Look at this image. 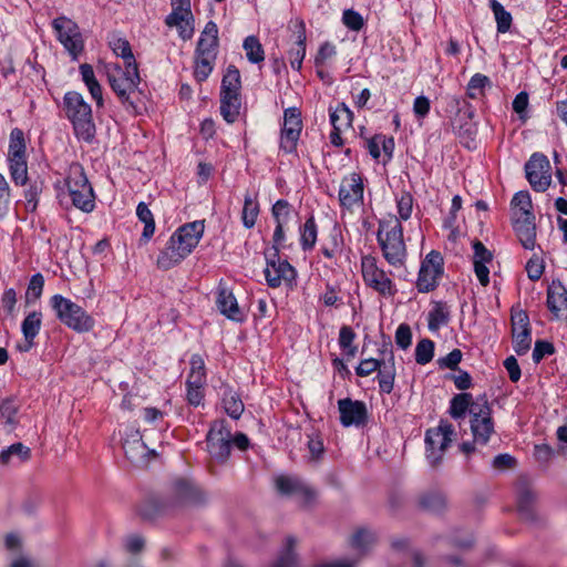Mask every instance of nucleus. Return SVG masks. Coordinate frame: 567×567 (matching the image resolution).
I'll list each match as a JSON object with an SVG mask.
<instances>
[{"mask_svg": "<svg viewBox=\"0 0 567 567\" xmlns=\"http://www.w3.org/2000/svg\"><path fill=\"white\" fill-rule=\"evenodd\" d=\"M205 231L203 220H195L178 227L158 254L156 265L168 270L186 259L199 244Z\"/></svg>", "mask_w": 567, "mask_h": 567, "instance_id": "obj_1", "label": "nucleus"}, {"mask_svg": "<svg viewBox=\"0 0 567 567\" xmlns=\"http://www.w3.org/2000/svg\"><path fill=\"white\" fill-rule=\"evenodd\" d=\"M378 243L389 265L394 268L404 265L406 247L403 239V229L396 216L389 215L379 221Z\"/></svg>", "mask_w": 567, "mask_h": 567, "instance_id": "obj_2", "label": "nucleus"}, {"mask_svg": "<svg viewBox=\"0 0 567 567\" xmlns=\"http://www.w3.org/2000/svg\"><path fill=\"white\" fill-rule=\"evenodd\" d=\"M63 109L68 120L72 123L78 138L91 142L95 135L91 105L85 102L82 94L70 91L64 94Z\"/></svg>", "mask_w": 567, "mask_h": 567, "instance_id": "obj_3", "label": "nucleus"}, {"mask_svg": "<svg viewBox=\"0 0 567 567\" xmlns=\"http://www.w3.org/2000/svg\"><path fill=\"white\" fill-rule=\"evenodd\" d=\"M50 305L54 310L56 318L75 332H89L95 326V320L90 313H87L80 305L63 297L62 295L52 296Z\"/></svg>", "mask_w": 567, "mask_h": 567, "instance_id": "obj_4", "label": "nucleus"}, {"mask_svg": "<svg viewBox=\"0 0 567 567\" xmlns=\"http://www.w3.org/2000/svg\"><path fill=\"white\" fill-rule=\"evenodd\" d=\"M64 185L68 189L72 204L78 209L90 213L95 207V196L82 165L72 163L69 166Z\"/></svg>", "mask_w": 567, "mask_h": 567, "instance_id": "obj_5", "label": "nucleus"}, {"mask_svg": "<svg viewBox=\"0 0 567 567\" xmlns=\"http://www.w3.org/2000/svg\"><path fill=\"white\" fill-rule=\"evenodd\" d=\"M7 162L13 183L19 186L25 185L29 179L27 142L23 131L18 127L10 132Z\"/></svg>", "mask_w": 567, "mask_h": 567, "instance_id": "obj_6", "label": "nucleus"}, {"mask_svg": "<svg viewBox=\"0 0 567 567\" xmlns=\"http://www.w3.org/2000/svg\"><path fill=\"white\" fill-rule=\"evenodd\" d=\"M361 274L364 284L380 296L392 298L398 292L395 284L389 274L378 265L375 257L365 255L361 258Z\"/></svg>", "mask_w": 567, "mask_h": 567, "instance_id": "obj_7", "label": "nucleus"}, {"mask_svg": "<svg viewBox=\"0 0 567 567\" xmlns=\"http://www.w3.org/2000/svg\"><path fill=\"white\" fill-rule=\"evenodd\" d=\"M107 78L113 91L118 95L123 103H133L131 96L136 93L140 83L137 65H125V71L117 64H109Z\"/></svg>", "mask_w": 567, "mask_h": 567, "instance_id": "obj_8", "label": "nucleus"}, {"mask_svg": "<svg viewBox=\"0 0 567 567\" xmlns=\"http://www.w3.org/2000/svg\"><path fill=\"white\" fill-rule=\"evenodd\" d=\"M52 28L55 32L58 41L76 61L84 50V39L79 25L68 17L61 16L52 21Z\"/></svg>", "mask_w": 567, "mask_h": 567, "instance_id": "obj_9", "label": "nucleus"}, {"mask_svg": "<svg viewBox=\"0 0 567 567\" xmlns=\"http://www.w3.org/2000/svg\"><path fill=\"white\" fill-rule=\"evenodd\" d=\"M492 410L485 396H480L471 404V430L474 441L486 444L494 432Z\"/></svg>", "mask_w": 567, "mask_h": 567, "instance_id": "obj_10", "label": "nucleus"}, {"mask_svg": "<svg viewBox=\"0 0 567 567\" xmlns=\"http://www.w3.org/2000/svg\"><path fill=\"white\" fill-rule=\"evenodd\" d=\"M453 425L446 421H441L436 427L426 431V458L431 465H436L441 462L446 447L453 441Z\"/></svg>", "mask_w": 567, "mask_h": 567, "instance_id": "obj_11", "label": "nucleus"}, {"mask_svg": "<svg viewBox=\"0 0 567 567\" xmlns=\"http://www.w3.org/2000/svg\"><path fill=\"white\" fill-rule=\"evenodd\" d=\"M525 174L535 192H545L551 184V165L542 153H534L526 162Z\"/></svg>", "mask_w": 567, "mask_h": 567, "instance_id": "obj_12", "label": "nucleus"}, {"mask_svg": "<svg viewBox=\"0 0 567 567\" xmlns=\"http://www.w3.org/2000/svg\"><path fill=\"white\" fill-rule=\"evenodd\" d=\"M443 275V258L440 252L432 250L421 262L416 279V288L420 292L434 290Z\"/></svg>", "mask_w": 567, "mask_h": 567, "instance_id": "obj_13", "label": "nucleus"}, {"mask_svg": "<svg viewBox=\"0 0 567 567\" xmlns=\"http://www.w3.org/2000/svg\"><path fill=\"white\" fill-rule=\"evenodd\" d=\"M302 130L301 113L297 107H289L284 113V123L280 133V150L285 153L296 151Z\"/></svg>", "mask_w": 567, "mask_h": 567, "instance_id": "obj_14", "label": "nucleus"}, {"mask_svg": "<svg viewBox=\"0 0 567 567\" xmlns=\"http://www.w3.org/2000/svg\"><path fill=\"white\" fill-rule=\"evenodd\" d=\"M364 183L358 173L346 175L339 187V202L346 209H354L363 203Z\"/></svg>", "mask_w": 567, "mask_h": 567, "instance_id": "obj_15", "label": "nucleus"}, {"mask_svg": "<svg viewBox=\"0 0 567 567\" xmlns=\"http://www.w3.org/2000/svg\"><path fill=\"white\" fill-rule=\"evenodd\" d=\"M513 347L517 354H525L532 344V329L526 311L519 308L512 310Z\"/></svg>", "mask_w": 567, "mask_h": 567, "instance_id": "obj_16", "label": "nucleus"}, {"mask_svg": "<svg viewBox=\"0 0 567 567\" xmlns=\"http://www.w3.org/2000/svg\"><path fill=\"white\" fill-rule=\"evenodd\" d=\"M268 286L277 288L287 286L291 288L295 285L297 272L296 269L284 259H269L264 270Z\"/></svg>", "mask_w": 567, "mask_h": 567, "instance_id": "obj_17", "label": "nucleus"}, {"mask_svg": "<svg viewBox=\"0 0 567 567\" xmlns=\"http://www.w3.org/2000/svg\"><path fill=\"white\" fill-rule=\"evenodd\" d=\"M207 449L209 454L218 461H224L229 455L230 431L224 421H216L210 426L207 434Z\"/></svg>", "mask_w": 567, "mask_h": 567, "instance_id": "obj_18", "label": "nucleus"}, {"mask_svg": "<svg viewBox=\"0 0 567 567\" xmlns=\"http://www.w3.org/2000/svg\"><path fill=\"white\" fill-rule=\"evenodd\" d=\"M277 491L286 496L296 497L300 503L307 505L316 498V492L301 482L299 478L280 474L275 478Z\"/></svg>", "mask_w": 567, "mask_h": 567, "instance_id": "obj_19", "label": "nucleus"}, {"mask_svg": "<svg viewBox=\"0 0 567 567\" xmlns=\"http://www.w3.org/2000/svg\"><path fill=\"white\" fill-rule=\"evenodd\" d=\"M340 422L344 427L361 426L367 423L368 409L362 401L341 399L338 401Z\"/></svg>", "mask_w": 567, "mask_h": 567, "instance_id": "obj_20", "label": "nucleus"}, {"mask_svg": "<svg viewBox=\"0 0 567 567\" xmlns=\"http://www.w3.org/2000/svg\"><path fill=\"white\" fill-rule=\"evenodd\" d=\"M123 450L127 458L138 464L148 462L150 455L154 454V451L143 442L140 430L133 427L125 431Z\"/></svg>", "mask_w": 567, "mask_h": 567, "instance_id": "obj_21", "label": "nucleus"}, {"mask_svg": "<svg viewBox=\"0 0 567 567\" xmlns=\"http://www.w3.org/2000/svg\"><path fill=\"white\" fill-rule=\"evenodd\" d=\"M216 303L220 313L229 320L236 322L245 320L246 316L244 310L239 307L236 297L228 288L219 286Z\"/></svg>", "mask_w": 567, "mask_h": 567, "instance_id": "obj_22", "label": "nucleus"}, {"mask_svg": "<svg viewBox=\"0 0 567 567\" xmlns=\"http://www.w3.org/2000/svg\"><path fill=\"white\" fill-rule=\"evenodd\" d=\"M547 307L555 318L567 317V289L560 281H551L548 286Z\"/></svg>", "mask_w": 567, "mask_h": 567, "instance_id": "obj_23", "label": "nucleus"}, {"mask_svg": "<svg viewBox=\"0 0 567 567\" xmlns=\"http://www.w3.org/2000/svg\"><path fill=\"white\" fill-rule=\"evenodd\" d=\"M473 265L475 275L482 286L489 284V268L488 264L493 260V255L481 241H474L473 244Z\"/></svg>", "mask_w": 567, "mask_h": 567, "instance_id": "obj_24", "label": "nucleus"}, {"mask_svg": "<svg viewBox=\"0 0 567 567\" xmlns=\"http://www.w3.org/2000/svg\"><path fill=\"white\" fill-rule=\"evenodd\" d=\"M384 358L382 359L381 368L378 370V383L380 391L383 393H391L394 388V380L396 375L395 359L391 349L384 350Z\"/></svg>", "mask_w": 567, "mask_h": 567, "instance_id": "obj_25", "label": "nucleus"}, {"mask_svg": "<svg viewBox=\"0 0 567 567\" xmlns=\"http://www.w3.org/2000/svg\"><path fill=\"white\" fill-rule=\"evenodd\" d=\"M42 312L34 310L29 312L21 323V331L24 337V344L19 346L20 351H28L34 344V339L42 327Z\"/></svg>", "mask_w": 567, "mask_h": 567, "instance_id": "obj_26", "label": "nucleus"}, {"mask_svg": "<svg viewBox=\"0 0 567 567\" xmlns=\"http://www.w3.org/2000/svg\"><path fill=\"white\" fill-rule=\"evenodd\" d=\"M168 28L176 29L178 37L186 41L193 38L195 32V18L193 13L168 14L165 18Z\"/></svg>", "mask_w": 567, "mask_h": 567, "instance_id": "obj_27", "label": "nucleus"}, {"mask_svg": "<svg viewBox=\"0 0 567 567\" xmlns=\"http://www.w3.org/2000/svg\"><path fill=\"white\" fill-rule=\"evenodd\" d=\"M511 208L513 221L517 219H535L532 198L529 193L526 190L517 192L514 195L511 202Z\"/></svg>", "mask_w": 567, "mask_h": 567, "instance_id": "obj_28", "label": "nucleus"}, {"mask_svg": "<svg viewBox=\"0 0 567 567\" xmlns=\"http://www.w3.org/2000/svg\"><path fill=\"white\" fill-rule=\"evenodd\" d=\"M218 44V28L213 21H208L199 37L196 53L215 54Z\"/></svg>", "mask_w": 567, "mask_h": 567, "instance_id": "obj_29", "label": "nucleus"}, {"mask_svg": "<svg viewBox=\"0 0 567 567\" xmlns=\"http://www.w3.org/2000/svg\"><path fill=\"white\" fill-rule=\"evenodd\" d=\"M296 27L298 28L297 42L296 47L289 51V61L293 70L300 71L306 56V30L301 20L296 21Z\"/></svg>", "mask_w": 567, "mask_h": 567, "instance_id": "obj_30", "label": "nucleus"}, {"mask_svg": "<svg viewBox=\"0 0 567 567\" xmlns=\"http://www.w3.org/2000/svg\"><path fill=\"white\" fill-rule=\"evenodd\" d=\"M535 219H517L513 221L516 235L525 249H534L536 245Z\"/></svg>", "mask_w": 567, "mask_h": 567, "instance_id": "obj_31", "label": "nucleus"}, {"mask_svg": "<svg viewBox=\"0 0 567 567\" xmlns=\"http://www.w3.org/2000/svg\"><path fill=\"white\" fill-rule=\"evenodd\" d=\"M353 113L346 103L330 107V123L336 131H348L352 126Z\"/></svg>", "mask_w": 567, "mask_h": 567, "instance_id": "obj_32", "label": "nucleus"}, {"mask_svg": "<svg viewBox=\"0 0 567 567\" xmlns=\"http://www.w3.org/2000/svg\"><path fill=\"white\" fill-rule=\"evenodd\" d=\"M450 320V309L445 302L434 301L427 315V327L430 331H437L441 327L447 324Z\"/></svg>", "mask_w": 567, "mask_h": 567, "instance_id": "obj_33", "label": "nucleus"}, {"mask_svg": "<svg viewBox=\"0 0 567 567\" xmlns=\"http://www.w3.org/2000/svg\"><path fill=\"white\" fill-rule=\"evenodd\" d=\"M109 45L116 56L123 59L125 65H136L130 42L120 34H112Z\"/></svg>", "mask_w": 567, "mask_h": 567, "instance_id": "obj_34", "label": "nucleus"}, {"mask_svg": "<svg viewBox=\"0 0 567 567\" xmlns=\"http://www.w3.org/2000/svg\"><path fill=\"white\" fill-rule=\"evenodd\" d=\"M79 70H80L82 81L86 85L92 99L95 100L97 105H102V103H103L102 89L95 78L94 70H93L92 65H90L87 63H83L80 65Z\"/></svg>", "mask_w": 567, "mask_h": 567, "instance_id": "obj_35", "label": "nucleus"}, {"mask_svg": "<svg viewBox=\"0 0 567 567\" xmlns=\"http://www.w3.org/2000/svg\"><path fill=\"white\" fill-rule=\"evenodd\" d=\"M221 402L226 413L233 419H239L244 412V403L239 395L228 386L223 389Z\"/></svg>", "mask_w": 567, "mask_h": 567, "instance_id": "obj_36", "label": "nucleus"}, {"mask_svg": "<svg viewBox=\"0 0 567 567\" xmlns=\"http://www.w3.org/2000/svg\"><path fill=\"white\" fill-rule=\"evenodd\" d=\"M241 81L237 68L229 65L221 80L220 95H240Z\"/></svg>", "mask_w": 567, "mask_h": 567, "instance_id": "obj_37", "label": "nucleus"}, {"mask_svg": "<svg viewBox=\"0 0 567 567\" xmlns=\"http://www.w3.org/2000/svg\"><path fill=\"white\" fill-rule=\"evenodd\" d=\"M240 105V95H220V114L227 123L237 120Z\"/></svg>", "mask_w": 567, "mask_h": 567, "instance_id": "obj_38", "label": "nucleus"}, {"mask_svg": "<svg viewBox=\"0 0 567 567\" xmlns=\"http://www.w3.org/2000/svg\"><path fill=\"white\" fill-rule=\"evenodd\" d=\"M375 542V535L367 529H357L350 538L351 548L359 555L364 554Z\"/></svg>", "mask_w": 567, "mask_h": 567, "instance_id": "obj_39", "label": "nucleus"}, {"mask_svg": "<svg viewBox=\"0 0 567 567\" xmlns=\"http://www.w3.org/2000/svg\"><path fill=\"white\" fill-rule=\"evenodd\" d=\"M30 449L22 443H14L0 452V464L8 465L14 460L24 462L30 458Z\"/></svg>", "mask_w": 567, "mask_h": 567, "instance_id": "obj_40", "label": "nucleus"}, {"mask_svg": "<svg viewBox=\"0 0 567 567\" xmlns=\"http://www.w3.org/2000/svg\"><path fill=\"white\" fill-rule=\"evenodd\" d=\"M215 54H199L195 56L194 76L198 82L205 81L214 70Z\"/></svg>", "mask_w": 567, "mask_h": 567, "instance_id": "obj_41", "label": "nucleus"}, {"mask_svg": "<svg viewBox=\"0 0 567 567\" xmlns=\"http://www.w3.org/2000/svg\"><path fill=\"white\" fill-rule=\"evenodd\" d=\"M488 4L495 17L497 32L506 33L509 31L513 22L511 12L505 10L503 4L497 0H489Z\"/></svg>", "mask_w": 567, "mask_h": 567, "instance_id": "obj_42", "label": "nucleus"}, {"mask_svg": "<svg viewBox=\"0 0 567 567\" xmlns=\"http://www.w3.org/2000/svg\"><path fill=\"white\" fill-rule=\"evenodd\" d=\"M300 245L303 250H310L317 241L318 228L313 216H310L299 229Z\"/></svg>", "mask_w": 567, "mask_h": 567, "instance_id": "obj_43", "label": "nucleus"}, {"mask_svg": "<svg viewBox=\"0 0 567 567\" xmlns=\"http://www.w3.org/2000/svg\"><path fill=\"white\" fill-rule=\"evenodd\" d=\"M136 216L144 224L142 239L148 241L155 233L154 216L148 206L141 202L136 207Z\"/></svg>", "mask_w": 567, "mask_h": 567, "instance_id": "obj_44", "label": "nucleus"}, {"mask_svg": "<svg viewBox=\"0 0 567 567\" xmlns=\"http://www.w3.org/2000/svg\"><path fill=\"white\" fill-rule=\"evenodd\" d=\"M189 364L190 370L186 384H206V370L204 359L199 354H193Z\"/></svg>", "mask_w": 567, "mask_h": 567, "instance_id": "obj_45", "label": "nucleus"}, {"mask_svg": "<svg viewBox=\"0 0 567 567\" xmlns=\"http://www.w3.org/2000/svg\"><path fill=\"white\" fill-rule=\"evenodd\" d=\"M259 215V204L255 197L247 194L245 196L244 208L241 213L243 224L246 228H252Z\"/></svg>", "mask_w": 567, "mask_h": 567, "instance_id": "obj_46", "label": "nucleus"}, {"mask_svg": "<svg viewBox=\"0 0 567 567\" xmlns=\"http://www.w3.org/2000/svg\"><path fill=\"white\" fill-rule=\"evenodd\" d=\"M474 401L472 400V395L470 393H461L455 395L451 400L450 405V414L453 419H462L465 416V413L471 409V404Z\"/></svg>", "mask_w": 567, "mask_h": 567, "instance_id": "obj_47", "label": "nucleus"}, {"mask_svg": "<svg viewBox=\"0 0 567 567\" xmlns=\"http://www.w3.org/2000/svg\"><path fill=\"white\" fill-rule=\"evenodd\" d=\"M243 48L246 52V56L251 63H260L265 60V52L259 40L249 35L244 40Z\"/></svg>", "mask_w": 567, "mask_h": 567, "instance_id": "obj_48", "label": "nucleus"}, {"mask_svg": "<svg viewBox=\"0 0 567 567\" xmlns=\"http://www.w3.org/2000/svg\"><path fill=\"white\" fill-rule=\"evenodd\" d=\"M398 219L400 223L402 220H408L413 213V197L410 193L403 192L395 197Z\"/></svg>", "mask_w": 567, "mask_h": 567, "instance_id": "obj_49", "label": "nucleus"}, {"mask_svg": "<svg viewBox=\"0 0 567 567\" xmlns=\"http://www.w3.org/2000/svg\"><path fill=\"white\" fill-rule=\"evenodd\" d=\"M44 287V278L41 274H35L31 277L25 295L24 300L25 303H33L35 302L42 295Z\"/></svg>", "mask_w": 567, "mask_h": 567, "instance_id": "obj_50", "label": "nucleus"}, {"mask_svg": "<svg viewBox=\"0 0 567 567\" xmlns=\"http://www.w3.org/2000/svg\"><path fill=\"white\" fill-rule=\"evenodd\" d=\"M296 544L297 540L292 536H288L286 538L281 555L274 567H295L296 558L293 555V547Z\"/></svg>", "mask_w": 567, "mask_h": 567, "instance_id": "obj_51", "label": "nucleus"}, {"mask_svg": "<svg viewBox=\"0 0 567 567\" xmlns=\"http://www.w3.org/2000/svg\"><path fill=\"white\" fill-rule=\"evenodd\" d=\"M272 217L276 225H287L292 215V208L287 200L279 199L272 206Z\"/></svg>", "mask_w": 567, "mask_h": 567, "instance_id": "obj_52", "label": "nucleus"}, {"mask_svg": "<svg viewBox=\"0 0 567 567\" xmlns=\"http://www.w3.org/2000/svg\"><path fill=\"white\" fill-rule=\"evenodd\" d=\"M434 355V342L429 339L421 340L415 347V361L419 364L429 363Z\"/></svg>", "mask_w": 567, "mask_h": 567, "instance_id": "obj_53", "label": "nucleus"}, {"mask_svg": "<svg viewBox=\"0 0 567 567\" xmlns=\"http://www.w3.org/2000/svg\"><path fill=\"white\" fill-rule=\"evenodd\" d=\"M341 20L347 29L354 32H359L365 24L364 18L353 9L343 10Z\"/></svg>", "mask_w": 567, "mask_h": 567, "instance_id": "obj_54", "label": "nucleus"}, {"mask_svg": "<svg viewBox=\"0 0 567 567\" xmlns=\"http://www.w3.org/2000/svg\"><path fill=\"white\" fill-rule=\"evenodd\" d=\"M354 332L350 327H342L339 332V346L349 357H354L357 347L353 346Z\"/></svg>", "mask_w": 567, "mask_h": 567, "instance_id": "obj_55", "label": "nucleus"}, {"mask_svg": "<svg viewBox=\"0 0 567 567\" xmlns=\"http://www.w3.org/2000/svg\"><path fill=\"white\" fill-rule=\"evenodd\" d=\"M337 55V48L331 42H324L320 45L318 53L315 58L317 68H324Z\"/></svg>", "mask_w": 567, "mask_h": 567, "instance_id": "obj_56", "label": "nucleus"}, {"mask_svg": "<svg viewBox=\"0 0 567 567\" xmlns=\"http://www.w3.org/2000/svg\"><path fill=\"white\" fill-rule=\"evenodd\" d=\"M11 190L6 177L0 173V218H4L10 209Z\"/></svg>", "mask_w": 567, "mask_h": 567, "instance_id": "obj_57", "label": "nucleus"}, {"mask_svg": "<svg viewBox=\"0 0 567 567\" xmlns=\"http://www.w3.org/2000/svg\"><path fill=\"white\" fill-rule=\"evenodd\" d=\"M489 83V80L486 75L481 73L474 74L467 85V93L470 97H476L480 93H482L483 89Z\"/></svg>", "mask_w": 567, "mask_h": 567, "instance_id": "obj_58", "label": "nucleus"}, {"mask_svg": "<svg viewBox=\"0 0 567 567\" xmlns=\"http://www.w3.org/2000/svg\"><path fill=\"white\" fill-rule=\"evenodd\" d=\"M381 364L382 360H378L374 358L363 359L355 368V372L359 377H369L373 372L378 371L379 368H381Z\"/></svg>", "mask_w": 567, "mask_h": 567, "instance_id": "obj_59", "label": "nucleus"}, {"mask_svg": "<svg viewBox=\"0 0 567 567\" xmlns=\"http://www.w3.org/2000/svg\"><path fill=\"white\" fill-rule=\"evenodd\" d=\"M17 306V292L13 288L6 289L1 296V308L10 317L14 316Z\"/></svg>", "mask_w": 567, "mask_h": 567, "instance_id": "obj_60", "label": "nucleus"}, {"mask_svg": "<svg viewBox=\"0 0 567 567\" xmlns=\"http://www.w3.org/2000/svg\"><path fill=\"white\" fill-rule=\"evenodd\" d=\"M0 415L9 425L17 423V406L13 401L4 400L0 403Z\"/></svg>", "mask_w": 567, "mask_h": 567, "instance_id": "obj_61", "label": "nucleus"}, {"mask_svg": "<svg viewBox=\"0 0 567 567\" xmlns=\"http://www.w3.org/2000/svg\"><path fill=\"white\" fill-rule=\"evenodd\" d=\"M395 343L401 349H408L412 343L411 328L406 323H401L395 331Z\"/></svg>", "mask_w": 567, "mask_h": 567, "instance_id": "obj_62", "label": "nucleus"}, {"mask_svg": "<svg viewBox=\"0 0 567 567\" xmlns=\"http://www.w3.org/2000/svg\"><path fill=\"white\" fill-rule=\"evenodd\" d=\"M205 384H186V399L189 404L198 406L204 398Z\"/></svg>", "mask_w": 567, "mask_h": 567, "instance_id": "obj_63", "label": "nucleus"}, {"mask_svg": "<svg viewBox=\"0 0 567 567\" xmlns=\"http://www.w3.org/2000/svg\"><path fill=\"white\" fill-rule=\"evenodd\" d=\"M526 272L530 280H538L544 272L543 260L536 256L530 258L526 264Z\"/></svg>", "mask_w": 567, "mask_h": 567, "instance_id": "obj_64", "label": "nucleus"}]
</instances>
